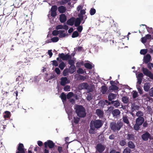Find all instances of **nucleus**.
I'll return each mask as SVG.
<instances>
[{"instance_id":"obj_1","label":"nucleus","mask_w":153,"mask_h":153,"mask_svg":"<svg viewBox=\"0 0 153 153\" xmlns=\"http://www.w3.org/2000/svg\"><path fill=\"white\" fill-rule=\"evenodd\" d=\"M103 124V121L100 119L91 120L89 124L90 129L89 130V132L91 134H94L95 129L100 128Z\"/></svg>"},{"instance_id":"obj_2","label":"nucleus","mask_w":153,"mask_h":153,"mask_svg":"<svg viewBox=\"0 0 153 153\" xmlns=\"http://www.w3.org/2000/svg\"><path fill=\"white\" fill-rule=\"evenodd\" d=\"M123 125V123L121 121H118L117 123L111 122L110 124V127L114 132L119 131Z\"/></svg>"},{"instance_id":"obj_3","label":"nucleus","mask_w":153,"mask_h":153,"mask_svg":"<svg viewBox=\"0 0 153 153\" xmlns=\"http://www.w3.org/2000/svg\"><path fill=\"white\" fill-rule=\"evenodd\" d=\"M75 109L76 112L79 117H84L86 116L85 110L82 105H77Z\"/></svg>"},{"instance_id":"obj_4","label":"nucleus","mask_w":153,"mask_h":153,"mask_svg":"<svg viewBox=\"0 0 153 153\" xmlns=\"http://www.w3.org/2000/svg\"><path fill=\"white\" fill-rule=\"evenodd\" d=\"M144 121V118L143 117H138L136 120L135 124L133 126L134 129L138 131L140 129V126L142 125Z\"/></svg>"},{"instance_id":"obj_5","label":"nucleus","mask_w":153,"mask_h":153,"mask_svg":"<svg viewBox=\"0 0 153 153\" xmlns=\"http://www.w3.org/2000/svg\"><path fill=\"white\" fill-rule=\"evenodd\" d=\"M142 71L143 74L149 77L150 79H153V74L152 72L149 71L147 68L143 67L142 68Z\"/></svg>"},{"instance_id":"obj_6","label":"nucleus","mask_w":153,"mask_h":153,"mask_svg":"<svg viewBox=\"0 0 153 153\" xmlns=\"http://www.w3.org/2000/svg\"><path fill=\"white\" fill-rule=\"evenodd\" d=\"M45 148L48 147L50 149H52L55 146V144L52 140H48L44 143Z\"/></svg>"},{"instance_id":"obj_7","label":"nucleus","mask_w":153,"mask_h":153,"mask_svg":"<svg viewBox=\"0 0 153 153\" xmlns=\"http://www.w3.org/2000/svg\"><path fill=\"white\" fill-rule=\"evenodd\" d=\"M95 149L96 151H97L98 152L101 153L104 151L105 149V146L102 144L99 143L95 147Z\"/></svg>"},{"instance_id":"obj_8","label":"nucleus","mask_w":153,"mask_h":153,"mask_svg":"<svg viewBox=\"0 0 153 153\" xmlns=\"http://www.w3.org/2000/svg\"><path fill=\"white\" fill-rule=\"evenodd\" d=\"M17 150L18 151L16 152V153H25L24 149V146L22 143H20L19 144Z\"/></svg>"},{"instance_id":"obj_9","label":"nucleus","mask_w":153,"mask_h":153,"mask_svg":"<svg viewBox=\"0 0 153 153\" xmlns=\"http://www.w3.org/2000/svg\"><path fill=\"white\" fill-rule=\"evenodd\" d=\"M126 140H129L134 141L135 140V136L132 134H126Z\"/></svg>"},{"instance_id":"obj_10","label":"nucleus","mask_w":153,"mask_h":153,"mask_svg":"<svg viewBox=\"0 0 153 153\" xmlns=\"http://www.w3.org/2000/svg\"><path fill=\"white\" fill-rule=\"evenodd\" d=\"M58 56L60 59H62L63 60H68L69 59V57H70V55L68 54L65 55L63 53H59Z\"/></svg>"},{"instance_id":"obj_11","label":"nucleus","mask_w":153,"mask_h":153,"mask_svg":"<svg viewBox=\"0 0 153 153\" xmlns=\"http://www.w3.org/2000/svg\"><path fill=\"white\" fill-rule=\"evenodd\" d=\"M150 137V134L147 131L143 134L141 136L142 139L145 141H147Z\"/></svg>"},{"instance_id":"obj_12","label":"nucleus","mask_w":153,"mask_h":153,"mask_svg":"<svg viewBox=\"0 0 153 153\" xmlns=\"http://www.w3.org/2000/svg\"><path fill=\"white\" fill-rule=\"evenodd\" d=\"M96 113L100 118L102 119L103 117L104 112L101 110L99 109H96Z\"/></svg>"},{"instance_id":"obj_13","label":"nucleus","mask_w":153,"mask_h":153,"mask_svg":"<svg viewBox=\"0 0 153 153\" xmlns=\"http://www.w3.org/2000/svg\"><path fill=\"white\" fill-rule=\"evenodd\" d=\"M60 85L62 86H65L66 84L68 83L69 82L67 78L66 77H62L61 78Z\"/></svg>"},{"instance_id":"obj_14","label":"nucleus","mask_w":153,"mask_h":153,"mask_svg":"<svg viewBox=\"0 0 153 153\" xmlns=\"http://www.w3.org/2000/svg\"><path fill=\"white\" fill-rule=\"evenodd\" d=\"M75 20V17H72L67 20V24L68 25L72 26L74 24Z\"/></svg>"},{"instance_id":"obj_15","label":"nucleus","mask_w":153,"mask_h":153,"mask_svg":"<svg viewBox=\"0 0 153 153\" xmlns=\"http://www.w3.org/2000/svg\"><path fill=\"white\" fill-rule=\"evenodd\" d=\"M59 21L61 23H64L66 22L67 20V18L65 15L64 14H61L60 15Z\"/></svg>"},{"instance_id":"obj_16","label":"nucleus","mask_w":153,"mask_h":153,"mask_svg":"<svg viewBox=\"0 0 153 153\" xmlns=\"http://www.w3.org/2000/svg\"><path fill=\"white\" fill-rule=\"evenodd\" d=\"M151 38V36L150 34H147L144 37L142 38L141 42L143 43H145L147 39H149Z\"/></svg>"},{"instance_id":"obj_17","label":"nucleus","mask_w":153,"mask_h":153,"mask_svg":"<svg viewBox=\"0 0 153 153\" xmlns=\"http://www.w3.org/2000/svg\"><path fill=\"white\" fill-rule=\"evenodd\" d=\"M117 95L113 93H110L108 96V100L111 102L113 101V100L116 97Z\"/></svg>"},{"instance_id":"obj_18","label":"nucleus","mask_w":153,"mask_h":153,"mask_svg":"<svg viewBox=\"0 0 153 153\" xmlns=\"http://www.w3.org/2000/svg\"><path fill=\"white\" fill-rule=\"evenodd\" d=\"M88 87V84L86 82L82 83L79 85V87L82 89H87Z\"/></svg>"},{"instance_id":"obj_19","label":"nucleus","mask_w":153,"mask_h":153,"mask_svg":"<svg viewBox=\"0 0 153 153\" xmlns=\"http://www.w3.org/2000/svg\"><path fill=\"white\" fill-rule=\"evenodd\" d=\"M64 30H59V37L60 38L65 37L66 36H68V33H65Z\"/></svg>"},{"instance_id":"obj_20","label":"nucleus","mask_w":153,"mask_h":153,"mask_svg":"<svg viewBox=\"0 0 153 153\" xmlns=\"http://www.w3.org/2000/svg\"><path fill=\"white\" fill-rule=\"evenodd\" d=\"M66 8L63 6H59L58 8V11L60 13H64L66 11Z\"/></svg>"},{"instance_id":"obj_21","label":"nucleus","mask_w":153,"mask_h":153,"mask_svg":"<svg viewBox=\"0 0 153 153\" xmlns=\"http://www.w3.org/2000/svg\"><path fill=\"white\" fill-rule=\"evenodd\" d=\"M123 120L124 123H126L128 126H129L130 125L128 120V117L126 116H123Z\"/></svg>"},{"instance_id":"obj_22","label":"nucleus","mask_w":153,"mask_h":153,"mask_svg":"<svg viewBox=\"0 0 153 153\" xmlns=\"http://www.w3.org/2000/svg\"><path fill=\"white\" fill-rule=\"evenodd\" d=\"M120 114V111L118 109H115L112 111V114L114 117H117Z\"/></svg>"},{"instance_id":"obj_23","label":"nucleus","mask_w":153,"mask_h":153,"mask_svg":"<svg viewBox=\"0 0 153 153\" xmlns=\"http://www.w3.org/2000/svg\"><path fill=\"white\" fill-rule=\"evenodd\" d=\"M128 147L129 149H134L135 148L134 143L131 141H129L127 143Z\"/></svg>"},{"instance_id":"obj_24","label":"nucleus","mask_w":153,"mask_h":153,"mask_svg":"<svg viewBox=\"0 0 153 153\" xmlns=\"http://www.w3.org/2000/svg\"><path fill=\"white\" fill-rule=\"evenodd\" d=\"M111 104L116 108L119 106L120 104L119 101L118 100L111 101Z\"/></svg>"},{"instance_id":"obj_25","label":"nucleus","mask_w":153,"mask_h":153,"mask_svg":"<svg viewBox=\"0 0 153 153\" xmlns=\"http://www.w3.org/2000/svg\"><path fill=\"white\" fill-rule=\"evenodd\" d=\"M151 56L149 54H147L144 58V62L146 63H147L150 61Z\"/></svg>"},{"instance_id":"obj_26","label":"nucleus","mask_w":153,"mask_h":153,"mask_svg":"<svg viewBox=\"0 0 153 153\" xmlns=\"http://www.w3.org/2000/svg\"><path fill=\"white\" fill-rule=\"evenodd\" d=\"M23 75L21 74L20 75H19L18 77H17L16 79V81L17 82L18 84H21V83H20L23 80Z\"/></svg>"},{"instance_id":"obj_27","label":"nucleus","mask_w":153,"mask_h":153,"mask_svg":"<svg viewBox=\"0 0 153 153\" xmlns=\"http://www.w3.org/2000/svg\"><path fill=\"white\" fill-rule=\"evenodd\" d=\"M76 71V67L74 65H71L69 68V72L72 74L73 73Z\"/></svg>"},{"instance_id":"obj_28","label":"nucleus","mask_w":153,"mask_h":153,"mask_svg":"<svg viewBox=\"0 0 153 153\" xmlns=\"http://www.w3.org/2000/svg\"><path fill=\"white\" fill-rule=\"evenodd\" d=\"M150 84L149 83H146L144 84V89L146 91H148L150 88Z\"/></svg>"},{"instance_id":"obj_29","label":"nucleus","mask_w":153,"mask_h":153,"mask_svg":"<svg viewBox=\"0 0 153 153\" xmlns=\"http://www.w3.org/2000/svg\"><path fill=\"white\" fill-rule=\"evenodd\" d=\"M81 21L79 19V18H76L75 19V21L74 22V25L75 27H77L81 24Z\"/></svg>"},{"instance_id":"obj_30","label":"nucleus","mask_w":153,"mask_h":153,"mask_svg":"<svg viewBox=\"0 0 153 153\" xmlns=\"http://www.w3.org/2000/svg\"><path fill=\"white\" fill-rule=\"evenodd\" d=\"M63 102L66 101L67 99V97L64 92L62 93L60 96Z\"/></svg>"},{"instance_id":"obj_31","label":"nucleus","mask_w":153,"mask_h":153,"mask_svg":"<svg viewBox=\"0 0 153 153\" xmlns=\"http://www.w3.org/2000/svg\"><path fill=\"white\" fill-rule=\"evenodd\" d=\"M109 89L113 91H117L119 89V88L115 85H112L109 86Z\"/></svg>"},{"instance_id":"obj_32","label":"nucleus","mask_w":153,"mask_h":153,"mask_svg":"<svg viewBox=\"0 0 153 153\" xmlns=\"http://www.w3.org/2000/svg\"><path fill=\"white\" fill-rule=\"evenodd\" d=\"M71 0H61L58 2L61 5H64L70 1Z\"/></svg>"},{"instance_id":"obj_33","label":"nucleus","mask_w":153,"mask_h":153,"mask_svg":"<svg viewBox=\"0 0 153 153\" xmlns=\"http://www.w3.org/2000/svg\"><path fill=\"white\" fill-rule=\"evenodd\" d=\"M107 90V88L106 86H102L101 87V92L102 94H105Z\"/></svg>"},{"instance_id":"obj_34","label":"nucleus","mask_w":153,"mask_h":153,"mask_svg":"<svg viewBox=\"0 0 153 153\" xmlns=\"http://www.w3.org/2000/svg\"><path fill=\"white\" fill-rule=\"evenodd\" d=\"M122 101L125 103L127 104L128 102V98L127 96H124L122 97Z\"/></svg>"},{"instance_id":"obj_35","label":"nucleus","mask_w":153,"mask_h":153,"mask_svg":"<svg viewBox=\"0 0 153 153\" xmlns=\"http://www.w3.org/2000/svg\"><path fill=\"white\" fill-rule=\"evenodd\" d=\"M17 64L19 67H21V68H23L25 67V62L23 63L21 61L18 62Z\"/></svg>"},{"instance_id":"obj_36","label":"nucleus","mask_w":153,"mask_h":153,"mask_svg":"<svg viewBox=\"0 0 153 153\" xmlns=\"http://www.w3.org/2000/svg\"><path fill=\"white\" fill-rule=\"evenodd\" d=\"M84 66L85 68L87 69H91L92 68V65L89 63H85Z\"/></svg>"},{"instance_id":"obj_37","label":"nucleus","mask_w":153,"mask_h":153,"mask_svg":"<svg viewBox=\"0 0 153 153\" xmlns=\"http://www.w3.org/2000/svg\"><path fill=\"white\" fill-rule=\"evenodd\" d=\"M119 144L122 146H123L126 144L125 139L121 140L119 142Z\"/></svg>"},{"instance_id":"obj_38","label":"nucleus","mask_w":153,"mask_h":153,"mask_svg":"<svg viewBox=\"0 0 153 153\" xmlns=\"http://www.w3.org/2000/svg\"><path fill=\"white\" fill-rule=\"evenodd\" d=\"M74 95V94L72 92H69L67 95V98L68 99H70Z\"/></svg>"},{"instance_id":"obj_39","label":"nucleus","mask_w":153,"mask_h":153,"mask_svg":"<svg viewBox=\"0 0 153 153\" xmlns=\"http://www.w3.org/2000/svg\"><path fill=\"white\" fill-rule=\"evenodd\" d=\"M69 59L68 60V63L69 65H74V61L73 60L71 59V56H70L69 59Z\"/></svg>"},{"instance_id":"obj_40","label":"nucleus","mask_w":153,"mask_h":153,"mask_svg":"<svg viewBox=\"0 0 153 153\" xmlns=\"http://www.w3.org/2000/svg\"><path fill=\"white\" fill-rule=\"evenodd\" d=\"M131 150L128 147H126L124 149L123 153H131Z\"/></svg>"},{"instance_id":"obj_41","label":"nucleus","mask_w":153,"mask_h":153,"mask_svg":"<svg viewBox=\"0 0 153 153\" xmlns=\"http://www.w3.org/2000/svg\"><path fill=\"white\" fill-rule=\"evenodd\" d=\"M79 35V33L78 31H74L72 34V37L73 38H74L77 37Z\"/></svg>"},{"instance_id":"obj_42","label":"nucleus","mask_w":153,"mask_h":153,"mask_svg":"<svg viewBox=\"0 0 153 153\" xmlns=\"http://www.w3.org/2000/svg\"><path fill=\"white\" fill-rule=\"evenodd\" d=\"M51 40L52 42H56L59 41V38L58 37H54L51 38Z\"/></svg>"},{"instance_id":"obj_43","label":"nucleus","mask_w":153,"mask_h":153,"mask_svg":"<svg viewBox=\"0 0 153 153\" xmlns=\"http://www.w3.org/2000/svg\"><path fill=\"white\" fill-rule=\"evenodd\" d=\"M131 108L134 111L136 110H138V109L140 108V107L138 105L134 104L131 106Z\"/></svg>"},{"instance_id":"obj_44","label":"nucleus","mask_w":153,"mask_h":153,"mask_svg":"<svg viewBox=\"0 0 153 153\" xmlns=\"http://www.w3.org/2000/svg\"><path fill=\"white\" fill-rule=\"evenodd\" d=\"M77 72L79 74H83L85 73V71L82 68H79L77 70Z\"/></svg>"},{"instance_id":"obj_45","label":"nucleus","mask_w":153,"mask_h":153,"mask_svg":"<svg viewBox=\"0 0 153 153\" xmlns=\"http://www.w3.org/2000/svg\"><path fill=\"white\" fill-rule=\"evenodd\" d=\"M101 105H104L105 104H108V105H110L111 104V102L108 101L107 100H105V101H102L101 102Z\"/></svg>"},{"instance_id":"obj_46","label":"nucleus","mask_w":153,"mask_h":153,"mask_svg":"<svg viewBox=\"0 0 153 153\" xmlns=\"http://www.w3.org/2000/svg\"><path fill=\"white\" fill-rule=\"evenodd\" d=\"M65 65L64 62H62L61 63H60L59 66V67L61 70H63L65 67Z\"/></svg>"},{"instance_id":"obj_47","label":"nucleus","mask_w":153,"mask_h":153,"mask_svg":"<svg viewBox=\"0 0 153 153\" xmlns=\"http://www.w3.org/2000/svg\"><path fill=\"white\" fill-rule=\"evenodd\" d=\"M147 52V49H142L140 50V53L142 55H145L146 53Z\"/></svg>"},{"instance_id":"obj_48","label":"nucleus","mask_w":153,"mask_h":153,"mask_svg":"<svg viewBox=\"0 0 153 153\" xmlns=\"http://www.w3.org/2000/svg\"><path fill=\"white\" fill-rule=\"evenodd\" d=\"M143 124V128H145L148 127V121L147 120L144 121Z\"/></svg>"},{"instance_id":"obj_49","label":"nucleus","mask_w":153,"mask_h":153,"mask_svg":"<svg viewBox=\"0 0 153 153\" xmlns=\"http://www.w3.org/2000/svg\"><path fill=\"white\" fill-rule=\"evenodd\" d=\"M136 115L138 117H142L143 115V114L141 111H139L136 113Z\"/></svg>"},{"instance_id":"obj_50","label":"nucleus","mask_w":153,"mask_h":153,"mask_svg":"<svg viewBox=\"0 0 153 153\" xmlns=\"http://www.w3.org/2000/svg\"><path fill=\"white\" fill-rule=\"evenodd\" d=\"M5 115H4V117L9 118L10 117V112L8 111H6L5 112Z\"/></svg>"},{"instance_id":"obj_51","label":"nucleus","mask_w":153,"mask_h":153,"mask_svg":"<svg viewBox=\"0 0 153 153\" xmlns=\"http://www.w3.org/2000/svg\"><path fill=\"white\" fill-rule=\"evenodd\" d=\"M96 10L95 9L92 8L90 10V14L91 15H93L96 13Z\"/></svg>"},{"instance_id":"obj_52","label":"nucleus","mask_w":153,"mask_h":153,"mask_svg":"<svg viewBox=\"0 0 153 153\" xmlns=\"http://www.w3.org/2000/svg\"><path fill=\"white\" fill-rule=\"evenodd\" d=\"M59 30H54L52 31V34L54 36H56L59 34Z\"/></svg>"},{"instance_id":"obj_53","label":"nucleus","mask_w":153,"mask_h":153,"mask_svg":"<svg viewBox=\"0 0 153 153\" xmlns=\"http://www.w3.org/2000/svg\"><path fill=\"white\" fill-rule=\"evenodd\" d=\"M77 30L78 32H81L83 30V27L82 25H79L77 27Z\"/></svg>"},{"instance_id":"obj_54","label":"nucleus","mask_w":153,"mask_h":153,"mask_svg":"<svg viewBox=\"0 0 153 153\" xmlns=\"http://www.w3.org/2000/svg\"><path fill=\"white\" fill-rule=\"evenodd\" d=\"M74 123L75 124H78L80 120V118L78 117H74Z\"/></svg>"},{"instance_id":"obj_55","label":"nucleus","mask_w":153,"mask_h":153,"mask_svg":"<svg viewBox=\"0 0 153 153\" xmlns=\"http://www.w3.org/2000/svg\"><path fill=\"white\" fill-rule=\"evenodd\" d=\"M57 9V7L55 5L52 6L51 9V11L56 12Z\"/></svg>"},{"instance_id":"obj_56","label":"nucleus","mask_w":153,"mask_h":153,"mask_svg":"<svg viewBox=\"0 0 153 153\" xmlns=\"http://www.w3.org/2000/svg\"><path fill=\"white\" fill-rule=\"evenodd\" d=\"M138 96L137 92L136 91H134L132 94V97L134 99L136 98Z\"/></svg>"},{"instance_id":"obj_57","label":"nucleus","mask_w":153,"mask_h":153,"mask_svg":"<svg viewBox=\"0 0 153 153\" xmlns=\"http://www.w3.org/2000/svg\"><path fill=\"white\" fill-rule=\"evenodd\" d=\"M57 15L56 12L51 11V15L52 17H55Z\"/></svg>"},{"instance_id":"obj_58","label":"nucleus","mask_w":153,"mask_h":153,"mask_svg":"<svg viewBox=\"0 0 153 153\" xmlns=\"http://www.w3.org/2000/svg\"><path fill=\"white\" fill-rule=\"evenodd\" d=\"M92 96L91 94H88L87 97V99L88 101H90L92 99Z\"/></svg>"},{"instance_id":"obj_59","label":"nucleus","mask_w":153,"mask_h":153,"mask_svg":"<svg viewBox=\"0 0 153 153\" xmlns=\"http://www.w3.org/2000/svg\"><path fill=\"white\" fill-rule=\"evenodd\" d=\"M88 92H92L94 90V87L93 86H91L88 88H87Z\"/></svg>"},{"instance_id":"obj_60","label":"nucleus","mask_w":153,"mask_h":153,"mask_svg":"<svg viewBox=\"0 0 153 153\" xmlns=\"http://www.w3.org/2000/svg\"><path fill=\"white\" fill-rule=\"evenodd\" d=\"M68 70L67 69H65L63 72V75L65 76H66L68 75Z\"/></svg>"},{"instance_id":"obj_61","label":"nucleus","mask_w":153,"mask_h":153,"mask_svg":"<svg viewBox=\"0 0 153 153\" xmlns=\"http://www.w3.org/2000/svg\"><path fill=\"white\" fill-rule=\"evenodd\" d=\"M63 28V26L61 25H58L56 26V30L62 29Z\"/></svg>"},{"instance_id":"obj_62","label":"nucleus","mask_w":153,"mask_h":153,"mask_svg":"<svg viewBox=\"0 0 153 153\" xmlns=\"http://www.w3.org/2000/svg\"><path fill=\"white\" fill-rule=\"evenodd\" d=\"M149 95L152 97H153V88H151L149 91Z\"/></svg>"},{"instance_id":"obj_63","label":"nucleus","mask_w":153,"mask_h":153,"mask_svg":"<svg viewBox=\"0 0 153 153\" xmlns=\"http://www.w3.org/2000/svg\"><path fill=\"white\" fill-rule=\"evenodd\" d=\"M79 80H82L84 81L86 79V77L85 76H83L82 75H79Z\"/></svg>"},{"instance_id":"obj_64","label":"nucleus","mask_w":153,"mask_h":153,"mask_svg":"<svg viewBox=\"0 0 153 153\" xmlns=\"http://www.w3.org/2000/svg\"><path fill=\"white\" fill-rule=\"evenodd\" d=\"M70 86L68 85H67L64 87V90L65 91H69V90H68L70 89Z\"/></svg>"}]
</instances>
